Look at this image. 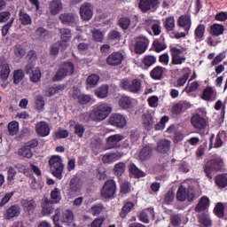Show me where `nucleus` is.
I'll return each instance as SVG.
<instances>
[{
    "mask_svg": "<svg viewBox=\"0 0 227 227\" xmlns=\"http://www.w3.org/2000/svg\"><path fill=\"white\" fill-rule=\"evenodd\" d=\"M51 171H63L65 165H63V159L59 155L52 156L49 160Z\"/></svg>",
    "mask_w": 227,
    "mask_h": 227,
    "instance_id": "13",
    "label": "nucleus"
},
{
    "mask_svg": "<svg viewBox=\"0 0 227 227\" xmlns=\"http://www.w3.org/2000/svg\"><path fill=\"white\" fill-rule=\"evenodd\" d=\"M108 123L113 125V127H117L118 129H123L127 127V118L121 114H113L109 117Z\"/></svg>",
    "mask_w": 227,
    "mask_h": 227,
    "instance_id": "10",
    "label": "nucleus"
},
{
    "mask_svg": "<svg viewBox=\"0 0 227 227\" xmlns=\"http://www.w3.org/2000/svg\"><path fill=\"white\" fill-rule=\"evenodd\" d=\"M210 33L213 36H219L224 33V26L221 24H213L210 27Z\"/></svg>",
    "mask_w": 227,
    "mask_h": 227,
    "instance_id": "40",
    "label": "nucleus"
},
{
    "mask_svg": "<svg viewBox=\"0 0 227 227\" xmlns=\"http://www.w3.org/2000/svg\"><path fill=\"white\" fill-rule=\"evenodd\" d=\"M125 139V137L121 134H115L108 137L106 138V146L107 150H113V148H120V141H123Z\"/></svg>",
    "mask_w": 227,
    "mask_h": 227,
    "instance_id": "12",
    "label": "nucleus"
},
{
    "mask_svg": "<svg viewBox=\"0 0 227 227\" xmlns=\"http://www.w3.org/2000/svg\"><path fill=\"white\" fill-rule=\"evenodd\" d=\"M121 86L122 90H127L128 91H131V93H139L141 91V82L137 79L131 82L129 79H122Z\"/></svg>",
    "mask_w": 227,
    "mask_h": 227,
    "instance_id": "8",
    "label": "nucleus"
},
{
    "mask_svg": "<svg viewBox=\"0 0 227 227\" xmlns=\"http://www.w3.org/2000/svg\"><path fill=\"white\" fill-rule=\"evenodd\" d=\"M173 201H175V191L171 189L165 194L163 203L165 205H171Z\"/></svg>",
    "mask_w": 227,
    "mask_h": 227,
    "instance_id": "49",
    "label": "nucleus"
},
{
    "mask_svg": "<svg viewBox=\"0 0 227 227\" xmlns=\"http://www.w3.org/2000/svg\"><path fill=\"white\" fill-rule=\"evenodd\" d=\"M215 184L220 189H224L227 186V174L218 175L215 177Z\"/></svg>",
    "mask_w": 227,
    "mask_h": 227,
    "instance_id": "42",
    "label": "nucleus"
},
{
    "mask_svg": "<svg viewBox=\"0 0 227 227\" xmlns=\"http://www.w3.org/2000/svg\"><path fill=\"white\" fill-rule=\"evenodd\" d=\"M19 155L26 159H31L33 157V151L27 145H25L19 150Z\"/></svg>",
    "mask_w": 227,
    "mask_h": 227,
    "instance_id": "47",
    "label": "nucleus"
},
{
    "mask_svg": "<svg viewBox=\"0 0 227 227\" xmlns=\"http://www.w3.org/2000/svg\"><path fill=\"white\" fill-rule=\"evenodd\" d=\"M214 213L217 217H223L224 216V204L222 202H218L215 208H214Z\"/></svg>",
    "mask_w": 227,
    "mask_h": 227,
    "instance_id": "52",
    "label": "nucleus"
},
{
    "mask_svg": "<svg viewBox=\"0 0 227 227\" xmlns=\"http://www.w3.org/2000/svg\"><path fill=\"white\" fill-rule=\"evenodd\" d=\"M21 208L19 205H12L7 208L4 213V217L7 221L13 219V217H19L20 215Z\"/></svg>",
    "mask_w": 227,
    "mask_h": 227,
    "instance_id": "16",
    "label": "nucleus"
},
{
    "mask_svg": "<svg viewBox=\"0 0 227 227\" xmlns=\"http://www.w3.org/2000/svg\"><path fill=\"white\" fill-rule=\"evenodd\" d=\"M208 207H210V199L207 196H203L195 207V212H205V210H208Z\"/></svg>",
    "mask_w": 227,
    "mask_h": 227,
    "instance_id": "25",
    "label": "nucleus"
},
{
    "mask_svg": "<svg viewBox=\"0 0 227 227\" xmlns=\"http://www.w3.org/2000/svg\"><path fill=\"white\" fill-rule=\"evenodd\" d=\"M43 107H45V101L43 100V97L36 96L35 98V109L38 113H42L43 111Z\"/></svg>",
    "mask_w": 227,
    "mask_h": 227,
    "instance_id": "51",
    "label": "nucleus"
},
{
    "mask_svg": "<svg viewBox=\"0 0 227 227\" xmlns=\"http://www.w3.org/2000/svg\"><path fill=\"white\" fill-rule=\"evenodd\" d=\"M186 49L184 47H176L175 45H170V54L172 58L171 65H183L185 63V52Z\"/></svg>",
    "mask_w": 227,
    "mask_h": 227,
    "instance_id": "2",
    "label": "nucleus"
},
{
    "mask_svg": "<svg viewBox=\"0 0 227 227\" xmlns=\"http://www.w3.org/2000/svg\"><path fill=\"white\" fill-rule=\"evenodd\" d=\"M203 100H215V92L214 89L207 87L202 94Z\"/></svg>",
    "mask_w": 227,
    "mask_h": 227,
    "instance_id": "43",
    "label": "nucleus"
},
{
    "mask_svg": "<svg viewBox=\"0 0 227 227\" xmlns=\"http://www.w3.org/2000/svg\"><path fill=\"white\" fill-rule=\"evenodd\" d=\"M122 61L123 54L118 51L113 52L106 59V63L107 65H110V67H118V65H121Z\"/></svg>",
    "mask_w": 227,
    "mask_h": 227,
    "instance_id": "19",
    "label": "nucleus"
},
{
    "mask_svg": "<svg viewBox=\"0 0 227 227\" xmlns=\"http://www.w3.org/2000/svg\"><path fill=\"white\" fill-rule=\"evenodd\" d=\"M79 104H82V106L86 104H90L91 102V97L90 95L82 94L78 98Z\"/></svg>",
    "mask_w": 227,
    "mask_h": 227,
    "instance_id": "64",
    "label": "nucleus"
},
{
    "mask_svg": "<svg viewBox=\"0 0 227 227\" xmlns=\"http://www.w3.org/2000/svg\"><path fill=\"white\" fill-rule=\"evenodd\" d=\"M72 74H74V64L72 62L65 63L58 70L55 76L52 78V81H61L62 79H65L67 75H72Z\"/></svg>",
    "mask_w": 227,
    "mask_h": 227,
    "instance_id": "6",
    "label": "nucleus"
},
{
    "mask_svg": "<svg viewBox=\"0 0 227 227\" xmlns=\"http://www.w3.org/2000/svg\"><path fill=\"white\" fill-rule=\"evenodd\" d=\"M146 212H149L150 215H154L153 207H148L144 209L139 215V219L142 223H145L146 224L150 223V220L148 219V215Z\"/></svg>",
    "mask_w": 227,
    "mask_h": 227,
    "instance_id": "41",
    "label": "nucleus"
},
{
    "mask_svg": "<svg viewBox=\"0 0 227 227\" xmlns=\"http://www.w3.org/2000/svg\"><path fill=\"white\" fill-rule=\"evenodd\" d=\"M49 6L51 15H58V13L63 11V2L61 0H51Z\"/></svg>",
    "mask_w": 227,
    "mask_h": 227,
    "instance_id": "24",
    "label": "nucleus"
},
{
    "mask_svg": "<svg viewBox=\"0 0 227 227\" xmlns=\"http://www.w3.org/2000/svg\"><path fill=\"white\" fill-rule=\"evenodd\" d=\"M116 194V182L113 179L107 180L101 189V196L105 200H111Z\"/></svg>",
    "mask_w": 227,
    "mask_h": 227,
    "instance_id": "4",
    "label": "nucleus"
},
{
    "mask_svg": "<svg viewBox=\"0 0 227 227\" xmlns=\"http://www.w3.org/2000/svg\"><path fill=\"white\" fill-rule=\"evenodd\" d=\"M35 36L38 40H45V37L49 36V31H47V29L43 28V27H38L35 31Z\"/></svg>",
    "mask_w": 227,
    "mask_h": 227,
    "instance_id": "48",
    "label": "nucleus"
},
{
    "mask_svg": "<svg viewBox=\"0 0 227 227\" xmlns=\"http://www.w3.org/2000/svg\"><path fill=\"white\" fill-rule=\"evenodd\" d=\"M51 198L53 203H59L61 201V191H59V188H54L51 193Z\"/></svg>",
    "mask_w": 227,
    "mask_h": 227,
    "instance_id": "53",
    "label": "nucleus"
},
{
    "mask_svg": "<svg viewBox=\"0 0 227 227\" xmlns=\"http://www.w3.org/2000/svg\"><path fill=\"white\" fill-rule=\"evenodd\" d=\"M35 131L38 136H41L42 137H47V136L51 134V128L49 127V124H47V122L40 121L37 122L35 125Z\"/></svg>",
    "mask_w": 227,
    "mask_h": 227,
    "instance_id": "21",
    "label": "nucleus"
},
{
    "mask_svg": "<svg viewBox=\"0 0 227 227\" xmlns=\"http://www.w3.org/2000/svg\"><path fill=\"white\" fill-rule=\"evenodd\" d=\"M113 109L107 103H99L96 105L90 113V120L94 121H103L109 114H111Z\"/></svg>",
    "mask_w": 227,
    "mask_h": 227,
    "instance_id": "1",
    "label": "nucleus"
},
{
    "mask_svg": "<svg viewBox=\"0 0 227 227\" xmlns=\"http://www.w3.org/2000/svg\"><path fill=\"white\" fill-rule=\"evenodd\" d=\"M223 166H224L223 160H211L206 164V169H222Z\"/></svg>",
    "mask_w": 227,
    "mask_h": 227,
    "instance_id": "32",
    "label": "nucleus"
},
{
    "mask_svg": "<svg viewBox=\"0 0 227 227\" xmlns=\"http://www.w3.org/2000/svg\"><path fill=\"white\" fill-rule=\"evenodd\" d=\"M170 148H171V141L168 139H162L158 143L156 146V152H159L160 153H168V151Z\"/></svg>",
    "mask_w": 227,
    "mask_h": 227,
    "instance_id": "28",
    "label": "nucleus"
},
{
    "mask_svg": "<svg viewBox=\"0 0 227 227\" xmlns=\"http://www.w3.org/2000/svg\"><path fill=\"white\" fill-rule=\"evenodd\" d=\"M156 52H162V51H166L168 47L163 41L155 40L153 43Z\"/></svg>",
    "mask_w": 227,
    "mask_h": 227,
    "instance_id": "55",
    "label": "nucleus"
},
{
    "mask_svg": "<svg viewBox=\"0 0 227 227\" xmlns=\"http://www.w3.org/2000/svg\"><path fill=\"white\" fill-rule=\"evenodd\" d=\"M92 38L95 42H102L104 40V32L98 29L91 30Z\"/></svg>",
    "mask_w": 227,
    "mask_h": 227,
    "instance_id": "57",
    "label": "nucleus"
},
{
    "mask_svg": "<svg viewBox=\"0 0 227 227\" xmlns=\"http://www.w3.org/2000/svg\"><path fill=\"white\" fill-rule=\"evenodd\" d=\"M121 192L122 194H129V192H130V183L128 181H122L121 183Z\"/></svg>",
    "mask_w": 227,
    "mask_h": 227,
    "instance_id": "63",
    "label": "nucleus"
},
{
    "mask_svg": "<svg viewBox=\"0 0 227 227\" xmlns=\"http://www.w3.org/2000/svg\"><path fill=\"white\" fill-rule=\"evenodd\" d=\"M24 71H22V69H18L14 71L12 76L14 84H20L22 79H24Z\"/></svg>",
    "mask_w": 227,
    "mask_h": 227,
    "instance_id": "50",
    "label": "nucleus"
},
{
    "mask_svg": "<svg viewBox=\"0 0 227 227\" xmlns=\"http://www.w3.org/2000/svg\"><path fill=\"white\" fill-rule=\"evenodd\" d=\"M21 205L24 208V210H26V212H33V210H35V208H36V202H35L34 200H23L21 201Z\"/></svg>",
    "mask_w": 227,
    "mask_h": 227,
    "instance_id": "38",
    "label": "nucleus"
},
{
    "mask_svg": "<svg viewBox=\"0 0 227 227\" xmlns=\"http://www.w3.org/2000/svg\"><path fill=\"white\" fill-rule=\"evenodd\" d=\"M138 8L143 13L156 12L159 8V0H140Z\"/></svg>",
    "mask_w": 227,
    "mask_h": 227,
    "instance_id": "9",
    "label": "nucleus"
},
{
    "mask_svg": "<svg viewBox=\"0 0 227 227\" xmlns=\"http://www.w3.org/2000/svg\"><path fill=\"white\" fill-rule=\"evenodd\" d=\"M121 158V153L116 152L112 153H106L103 155L102 161L104 164H112V162H116L118 159Z\"/></svg>",
    "mask_w": 227,
    "mask_h": 227,
    "instance_id": "29",
    "label": "nucleus"
},
{
    "mask_svg": "<svg viewBox=\"0 0 227 227\" xmlns=\"http://www.w3.org/2000/svg\"><path fill=\"white\" fill-rule=\"evenodd\" d=\"M164 70H166V68L158 66L154 67L150 73L152 79H154L155 81L162 79V75H164Z\"/></svg>",
    "mask_w": 227,
    "mask_h": 227,
    "instance_id": "35",
    "label": "nucleus"
},
{
    "mask_svg": "<svg viewBox=\"0 0 227 227\" xmlns=\"http://www.w3.org/2000/svg\"><path fill=\"white\" fill-rule=\"evenodd\" d=\"M132 208H134L133 202H127L126 204H124L122 210L121 212V217H125L127 214H129V212L132 210Z\"/></svg>",
    "mask_w": 227,
    "mask_h": 227,
    "instance_id": "60",
    "label": "nucleus"
},
{
    "mask_svg": "<svg viewBox=\"0 0 227 227\" xmlns=\"http://www.w3.org/2000/svg\"><path fill=\"white\" fill-rule=\"evenodd\" d=\"M189 107H191V105L187 101H180L173 106L172 113H174V114H180L181 113L187 111Z\"/></svg>",
    "mask_w": 227,
    "mask_h": 227,
    "instance_id": "26",
    "label": "nucleus"
},
{
    "mask_svg": "<svg viewBox=\"0 0 227 227\" xmlns=\"http://www.w3.org/2000/svg\"><path fill=\"white\" fill-rule=\"evenodd\" d=\"M200 223L204 226H212V220H210V216L207 214H202L199 216Z\"/></svg>",
    "mask_w": 227,
    "mask_h": 227,
    "instance_id": "56",
    "label": "nucleus"
},
{
    "mask_svg": "<svg viewBox=\"0 0 227 227\" xmlns=\"http://www.w3.org/2000/svg\"><path fill=\"white\" fill-rule=\"evenodd\" d=\"M65 90V85H57L55 87H51L48 89L45 95L46 97H53V95H56L58 93H61Z\"/></svg>",
    "mask_w": 227,
    "mask_h": 227,
    "instance_id": "44",
    "label": "nucleus"
},
{
    "mask_svg": "<svg viewBox=\"0 0 227 227\" xmlns=\"http://www.w3.org/2000/svg\"><path fill=\"white\" fill-rule=\"evenodd\" d=\"M82 185H84V182L79 176L73 177L69 182V187L67 189L68 196H75L82 191Z\"/></svg>",
    "mask_w": 227,
    "mask_h": 227,
    "instance_id": "7",
    "label": "nucleus"
},
{
    "mask_svg": "<svg viewBox=\"0 0 227 227\" xmlns=\"http://www.w3.org/2000/svg\"><path fill=\"white\" fill-rule=\"evenodd\" d=\"M148 43L150 41L145 36H140L137 38V43L135 44V51L137 54H143L148 49Z\"/></svg>",
    "mask_w": 227,
    "mask_h": 227,
    "instance_id": "14",
    "label": "nucleus"
},
{
    "mask_svg": "<svg viewBox=\"0 0 227 227\" xmlns=\"http://www.w3.org/2000/svg\"><path fill=\"white\" fill-rule=\"evenodd\" d=\"M155 121H157V119H155L153 114L150 113H145L142 114V122L146 130H152L153 129V125H155Z\"/></svg>",
    "mask_w": 227,
    "mask_h": 227,
    "instance_id": "17",
    "label": "nucleus"
},
{
    "mask_svg": "<svg viewBox=\"0 0 227 227\" xmlns=\"http://www.w3.org/2000/svg\"><path fill=\"white\" fill-rule=\"evenodd\" d=\"M155 61H157V59L152 55H147L143 59V63L145 67H152Z\"/></svg>",
    "mask_w": 227,
    "mask_h": 227,
    "instance_id": "62",
    "label": "nucleus"
},
{
    "mask_svg": "<svg viewBox=\"0 0 227 227\" xmlns=\"http://www.w3.org/2000/svg\"><path fill=\"white\" fill-rule=\"evenodd\" d=\"M198 86H199L198 82H191V81H189L186 87L184 88V91L186 93H192L196 91V90H198Z\"/></svg>",
    "mask_w": 227,
    "mask_h": 227,
    "instance_id": "59",
    "label": "nucleus"
},
{
    "mask_svg": "<svg viewBox=\"0 0 227 227\" xmlns=\"http://www.w3.org/2000/svg\"><path fill=\"white\" fill-rule=\"evenodd\" d=\"M80 15L82 20H90L93 17V8H91V4H84L80 8Z\"/></svg>",
    "mask_w": 227,
    "mask_h": 227,
    "instance_id": "22",
    "label": "nucleus"
},
{
    "mask_svg": "<svg viewBox=\"0 0 227 227\" xmlns=\"http://www.w3.org/2000/svg\"><path fill=\"white\" fill-rule=\"evenodd\" d=\"M8 130L10 136H15L19 132V123L15 121H12L8 125Z\"/></svg>",
    "mask_w": 227,
    "mask_h": 227,
    "instance_id": "54",
    "label": "nucleus"
},
{
    "mask_svg": "<svg viewBox=\"0 0 227 227\" xmlns=\"http://www.w3.org/2000/svg\"><path fill=\"white\" fill-rule=\"evenodd\" d=\"M194 36L196 42H201L203 40V36H205V25L200 24L196 27Z\"/></svg>",
    "mask_w": 227,
    "mask_h": 227,
    "instance_id": "39",
    "label": "nucleus"
},
{
    "mask_svg": "<svg viewBox=\"0 0 227 227\" xmlns=\"http://www.w3.org/2000/svg\"><path fill=\"white\" fill-rule=\"evenodd\" d=\"M25 72L27 75H29V80L31 82L36 84V82H40V79H42V70L38 67H35V64L28 63L25 67Z\"/></svg>",
    "mask_w": 227,
    "mask_h": 227,
    "instance_id": "5",
    "label": "nucleus"
},
{
    "mask_svg": "<svg viewBox=\"0 0 227 227\" xmlns=\"http://www.w3.org/2000/svg\"><path fill=\"white\" fill-rule=\"evenodd\" d=\"M104 211V205L102 204H96L91 207L90 213L92 215H98Z\"/></svg>",
    "mask_w": 227,
    "mask_h": 227,
    "instance_id": "61",
    "label": "nucleus"
},
{
    "mask_svg": "<svg viewBox=\"0 0 227 227\" xmlns=\"http://www.w3.org/2000/svg\"><path fill=\"white\" fill-rule=\"evenodd\" d=\"M10 77V65L4 59L0 58V79L1 81H8Z\"/></svg>",
    "mask_w": 227,
    "mask_h": 227,
    "instance_id": "20",
    "label": "nucleus"
},
{
    "mask_svg": "<svg viewBox=\"0 0 227 227\" xmlns=\"http://www.w3.org/2000/svg\"><path fill=\"white\" fill-rule=\"evenodd\" d=\"M53 212L54 205H52L50 200L45 199L42 209L43 215H51Z\"/></svg>",
    "mask_w": 227,
    "mask_h": 227,
    "instance_id": "33",
    "label": "nucleus"
},
{
    "mask_svg": "<svg viewBox=\"0 0 227 227\" xmlns=\"http://www.w3.org/2000/svg\"><path fill=\"white\" fill-rule=\"evenodd\" d=\"M176 200L177 201H185V200L187 201H194L196 200L194 188L192 186L186 188L184 185H180L176 192Z\"/></svg>",
    "mask_w": 227,
    "mask_h": 227,
    "instance_id": "3",
    "label": "nucleus"
},
{
    "mask_svg": "<svg viewBox=\"0 0 227 227\" xmlns=\"http://www.w3.org/2000/svg\"><path fill=\"white\" fill-rule=\"evenodd\" d=\"M177 24L179 27H183L185 33L191 31V26H192V21L191 20V15L184 14L178 18Z\"/></svg>",
    "mask_w": 227,
    "mask_h": 227,
    "instance_id": "18",
    "label": "nucleus"
},
{
    "mask_svg": "<svg viewBox=\"0 0 227 227\" xmlns=\"http://www.w3.org/2000/svg\"><path fill=\"white\" fill-rule=\"evenodd\" d=\"M20 20L23 26H29L33 22L31 16L22 11L20 12Z\"/></svg>",
    "mask_w": 227,
    "mask_h": 227,
    "instance_id": "46",
    "label": "nucleus"
},
{
    "mask_svg": "<svg viewBox=\"0 0 227 227\" xmlns=\"http://www.w3.org/2000/svg\"><path fill=\"white\" fill-rule=\"evenodd\" d=\"M138 158L140 160H148V159L152 158V146L146 145L142 148L138 154Z\"/></svg>",
    "mask_w": 227,
    "mask_h": 227,
    "instance_id": "34",
    "label": "nucleus"
},
{
    "mask_svg": "<svg viewBox=\"0 0 227 227\" xmlns=\"http://www.w3.org/2000/svg\"><path fill=\"white\" fill-rule=\"evenodd\" d=\"M59 221L61 222L62 224L65 226H70L72 223H74V212L71 210L66 209L60 212L59 208Z\"/></svg>",
    "mask_w": 227,
    "mask_h": 227,
    "instance_id": "11",
    "label": "nucleus"
},
{
    "mask_svg": "<svg viewBox=\"0 0 227 227\" xmlns=\"http://www.w3.org/2000/svg\"><path fill=\"white\" fill-rule=\"evenodd\" d=\"M119 106L121 109H130L134 107V102L129 96H123L119 100Z\"/></svg>",
    "mask_w": 227,
    "mask_h": 227,
    "instance_id": "30",
    "label": "nucleus"
},
{
    "mask_svg": "<svg viewBox=\"0 0 227 227\" xmlns=\"http://www.w3.org/2000/svg\"><path fill=\"white\" fill-rule=\"evenodd\" d=\"M59 20H61L62 24H65L66 26H70V24H74V22L77 20V15L74 13L60 14Z\"/></svg>",
    "mask_w": 227,
    "mask_h": 227,
    "instance_id": "27",
    "label": "nucleus"
},
{
    "mask_svg": "<svg viewBox=\"0 0 227 227\" xmlns=\"http://www.w3.org/2000/svg\"><path fill=\"white\" fill-rule=\"evenodd\" d=\"M191 121L192 127L197 129V130H204V129H207V120L198 114L192 117Z\"/></svg>",
    "mask_w": 227,
    "mask_h": 227,
    "instance_id": "15",
    "label": "nucleus"
},
{
    "mask_svg": "<svg viewBox=\"0 0 227 227\" xmlns=\"http://www.w3.org/2000/svg\"><path fill=\"white\" fill-rule=\"evenodd\" d=\"M184 74L177 79L176 86L182 87L185 85V82H187V80L189 79V76L191 75V69L188 67H185L184 70Z\"/></svg>",
    "mask_w": 227,
    "mask_h": 227,
    "instance_id": "37",
    "label": "nucleus"
},
{
    "mask_svg": "<svg viewBox=\"0 0 227 227\" xmlns=\"http://www.w3.org/2000/svg\"><path fill=\"white\" fill-rule=\"evenodd\" d=\"M65 49H67V47H63L62 43H60V42L55 43L51 46V54H52V56H58V54L59 53V51L61 52H63V51H65Z\"/></svg>",
    "mask_w": 227,
    "mask_h": 227,
    "instance_id": "45",
    "label": "nucleus"
},
{
    "mask_svg": "<svg viewBox=\"0 0 227 227\" xmlns=\"http://www.w3.org/2000/svg\"><path fill=\"white\" fill-rule=\"evenodd\" d=\"M60 33V38L62 43V47H68L71 38H72V31L68 28H60L59 29Z\"/></svg>",
    "mask_w": 227,
    "mask_h": 227,
    "instance_id": "23",
    "label": "nucleus"
},
{
    "mask_svg": "<svg viewBox=\"0 0 227 227\" xmlns=\"http://www.w3.org/2000/svg\"><path fill=\"white\" fill-rule=\"evenodd\" d=\"M165 27L167 31H173V29H175V17L170 16L166 19Z\"/></svg>",
    "mask_w": 227,
    "mask_h": 227,
    "instance_id": "58",
    "label": "nucleus"
},
{
    "mask_svg": "<svg viewBox=\"0 0 227 227\" xmlns=\"http://www.w3.org/2000/svg\"><path fill=\"white\" fill-rule=\"evenodd\" d=\"M94 93L98 98H106L107 95H109V85L105 84L97 88Z\"/></svg>",
    "mask_w": 227,
    "mask_h": 227,
    "instance_id": "31",
    "label": "nucleus"
},
{
    "mask_svg": "<svg viewBox=\"0 0 227 227\" xmlns=\"http://www.w3.org/2000/svg\"><path fill=\"white\" fill-rule=\"evenodd\" d=\"M99 81H100V76H98V74H93L88 76L86 80L87 90H90V88H95V86L98 84Z\"/></svg>",
    "mask_w": 227,
    "mask_h": 227,
    "instance_id": "36",
    "label": "nucleus"
}]
</instances>
